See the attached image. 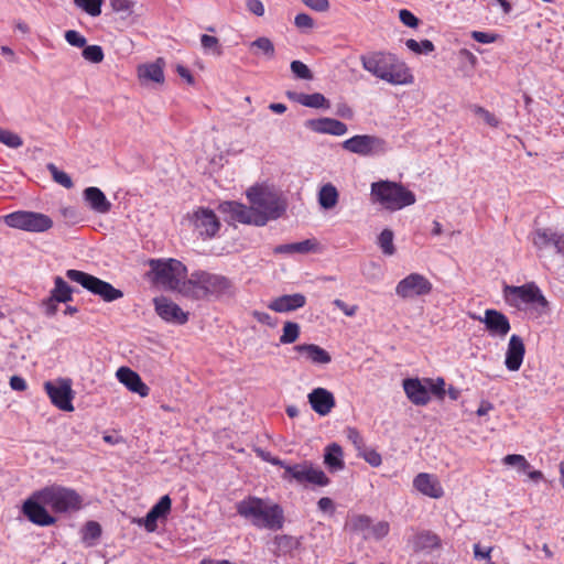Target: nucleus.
Here are the masks:
<instances>
[{
	"mask_svg": "<svg viewBox=\"0 0 564 564\" xmlns=\"http://www.w3.org/2000/svg\"><path fill=\"white\" fill-rule=\"evenodd\" d=\"M249 200L263 209V215H259L253 207H247L237 202H224L219 205L220 212L228 214L235 221L242 224L264 225L268 218L280 217L285 207L278 202H271L268 196L260 192H248Z\"/></svg>",
	"mask_w": 564,
	"mask_h": 564,
	"instance_id": "1",
	"label": "nucleus"
},
{
	"mask_svg": "<svg viewBox=\"0 0 564 564\" xmlns=\"http://www.w3.org/2000/svg\"><path fill=\"white\" fill-rule=\"evenodd\" d=\"M235 293L236 288L230 279L207 271L193 272L183 285V296L193 300L230 297Z\"/></svg>",
	"mask_w": 564,
	"mask_h": 564,
	"instance_id": "2",
	"label": "nucleus"
},
{
	"mask_svg": "<svg viewBox=\"0 0 564 564\" xmlns=\"http://www.w3.org/2000/svg\"><path fill=\"white\" fill-rule=\"evenodd\" d=\"M360 62L365 70L391 85H406L413 80L405 64L391 53L364 54L360 56Z\"/></svg>",
	"mask_w": 564,
	"mask_h": 564,
	"instance_id": "3",
	"label": "nucleus"
},
{
	"mask_svg": "<svg viewBox=\"0 0 564 564\" xmlns=\"http://www.w3.org/2000/svg\"><path fill=\"white\" fill-rule=\"evenodd\" d=\"M237 513L259 529L280 530L284 524V512L280 505H268L263 499L249 496L237 502Z\"/></svg>",
	"mask_w": 564,
	"mask_h": 564,
	"instance_id": "4",
	"label": "nucleus"
},
{
	"mask_svg": "<svg viewBox=\"0 0 564 564\" xmlns=\"http://www.w3.org/2000/svg\"><path fill=\"white\" fill-rule=\"evenodd\" d=\"M371 200L394 212L415 203L413 192L406 189L402 184L391 181H378L371 184Z\"/></svg>",
	"mask_w": 564,
	"mask_h": 564,
	"instance_id": "5",
	"label": "nucleus"
},
{
	"mask_svg": "<svg viewBox=\"0 0 564 564\" xmlns=\"http://www.w3.org/2000/svg\"><path fill=\"white\" fill-rule=\"evenodd\" d=\"M153 274V281L166 290L177 291L183 295V285L186 276V267L176 259H151L149 260Z\"/></svg>",
	"mask_w": 564,
	"mask_h": 564,
	"instance_id": "6",
	"label": "nucleus"
},
{
	"mask_svg": "<svg viewBox=\"0 0 564 564\" xmlns=\"http://www.w3.org/2000/svg\"><path fill=\"white\" fill-rule=\"evenodd\" d=\"M35 497L56 513L76 512L83 507L82 496L76 490L62 486L45 487Z\"/></svg>",
	"mask_w": 564,
	"mask_h": 564,
	"instance_id": "7",
	"label": "nucleus"
},
{
	"mask_svg": "<svg viewBox=\"0 0 564 564\" xmlns=\"http://www.w3.org/2000/svg\"><path fill=\"white\" fill-rule=\"evenodd\" d=\"M66 276L70 281L80 284L90 293L100 296L105 302H113L123 296L122 291L113 288L109 282L84 271L69 269L66 271Z\"/></svg>",
	"mask_w": 564,
	"mask_h": 564,
	"instance_id": "8",
	"label": "nucleus"
},
{
	"mask_svg": "<svg viewBox=\"0 0 564 564\" xmlns=\"http://www.w3.org/2000/svg\"><path fill=\"white\" fill-rule=\"evenodd\" d=\"M3 221L8 227L30 232H44L53 227V220L47 215L28 210L8 214Z\"/></svg>",
	"mask_w": 564,
	"mask_h": 564,
	"instance_id": "9",
	"label": "nucleus"
},
{
	"mask_svg": "<svg viewBox=\"0 0 564 564\" xmlns=\"http://www.w3.org/2000/svg\"><path fill=\"white\" fill-rule=\"evenodd\" d=\"M344 150L361 156L386 153L388 144L384 139L372 134H357L341 143Z\"/></svg>",
	"mask_w": 564,
	"mask_h": 564,
	"instance_id": "10",
	"label": "nucleus"
},
{
	"mask_svg": "<svg viewBox=\"0 0 564 564\" xmlns=\"http://www.w3.org/2000/svg\"><path fill=\"white\" fill-rule=\"evenodd\" d=\"M44 389L51 399V402L62 411L70 412L74 410L72 381L69 379H58L55 382H44Z\"/></svg>",
	"mask_w": 564,
	"mask_h": 564,
	"instance_id": "11",
	"label": "nucleus"
},
{
	"mask_svg": "<svg viewBox=\"0 0 564 564\" xmlns=\"http://www.w3.org/2000/svg\"><path fill=\"white\" fill-rule=\"evenodd\" d=\"M432 283L423 274L411 273L395 286V294L402 299L424 296L431 293Z\"/></svg>",
	"mask_w": 564,
	"mask_h": 564,
	"instance_id": "12",
	"label": "nucleus"
},
{
	"mask_svg": "<svg viewBox=\"0 0 564 564\" xmlns=\"http://www.w3.org/2000/svg\"><path fill=\"white\" fill-rule=\"evenodd\" d=\"M505 295L507 299L520 300L527 304L536 303L543 307L547 306L549 304L540 289L533 282L523 284L521 286L507 285L505 288Z\"/></svg>",
	"mask_w": 564,
	"mask_h": 564,
	"instance_id": "13",
	"label": "nucleus"
},
{
	"mask_svg": "<svg viewBox=\"0 0 564 564\" xmlns=\"http://www.w3.org/2000/svg\"><path fill=\"white\" fill-rule=\"evenodd\" d=\"M470 316L473 319L485 324L486 329L491 336L505 337L510 332L511 326L508 317L497 310H486L482 317L475 314Z\"/></svg>",
	"mask_w": 564,
	"mask_h": 564,
	"instance_id": "14",
	"label": "nucleus"
},
{
	"mask_svg": "<svg viewBox=\"0 0 564 564\" xmlns=\"http://www.w3.org/2000/svg\"><path fill=\"white\" fill-rule=\"evenodd\" d=\"M195 230L203 238H213L220 228V223L212 209L199 208L193 215Z\"/></svg>",
	"mask_w": 564,
	"mask_h": 564,
	"instance_id": "15",
	"label": "nucleus"
},
{
	"mask_svg": "<svg viewBox=\"0 0 564 564\" xmlns=\"http://www.w3.org/2000/svg\"><path fill=\"white\" fill-rule=\"evenodd\" d=\"M156 314L167 323L183 325L188 321V313L184 312L176 303L167 297L154 299Z\"/></svg>",
	"mask_w": 564,
	"mask_h": 564,
	"instance_id": "16",
	"label": "nucleus"
},
{
	"mask_svg": "<svg viewBox=\"0 0 564 564\" xmlns=\"http://www.w3.org/2000/svg\"><path fill=\"white\" fill-rule=\"evenodd\" d=\"M403 389L408 399L415 405H426L430 400V391L424 380L408 378L403 380Z\"/></svg>",
	"mask_w": 564,
	"mask_h": 564,
	"instance_id": "17",
	"label": "nucleus"
},
{
	"mask_svg": "<svg viewBox=\"0 0 564 564\" xmlns=\"http://www.w3.org/2000/svg\"><path fill=\"white\" fill-rule=\"evenodd\" d=\"M40 500L28 499L23 503V513L34 524L47 527L55 523L56 519L51 516Z\"/></svg>",
	"mask_w": 564,
	"mask_h": 564,
	"instance_id": "18",
	"label": "nucleus"
},
{
	"mask_svg": "<svg viewBox=\"0 0 564 564\" xmlns=\"http://www.w3.org/2000/svg\"><path fill=\"white\" fill-rule=\"evenodd\" d=\"M305 127L316 133H325L332 135H343L347 132L346 123L327 117L310 119L305 122Z\"/></svg>",
	"mask_w": 564,
	"mask_h": 564,
	"instance_id": "19",
	"label": "nucleus"
},
{
	"mask_svg": "<svg viewBox=\"0 0 564 564\" xmlns=\"http://www.w3.org/2000/svg\"><path fill=\"white\" fill-rule=\"evenodd\" d=\"M116 377L124 384L131 392L138 393L140 397L144 398L149 395L150 388L142 381L141 377L133 370L128 367H120Z\"/></svg>",
	"mask_w": 564,
	"mask_h": 564,
	"instance_id": "20",
	"label": "nucleus"
},
{
	"mask_svg": "<svg viewBox=\"0 0 564 564\" xmlns=\"http://www.w3.org/2000/svg\"><path fill=\"white\" fill-rule=\"evenodd\" d=\"M525 347L522 338L512 335L509 339L505 365L510 371H518L523 362Z\"/></svg>",
	"mask_w": 564,
	"mask_h": 564,
	"instance_id": "21",
	"label": "nucleus"
},
{
	"mask_svg": "<svg viewBox=\"0 0 564 564\" xmlns=\"http://www.w3.org/2000/svg\"><path fill=\"white\" fill-rule=\"evenodd\" d=\"M306 296L302 293L285 294L272 300L268 307L276 313H289L304 307Z\"/></svg>",
	"mask_w": 564,
	"mask_h": 564,
	"instance_id": "22",
	"label": "nucleus"
},
{
	"mask_svg": "<svg viewBox=\"0 0 564 564\" xmlns=\"http://www.w3.org/2000/svg\"><path fill=\"white\" fill-rule=\"evenodd\" d=\"M312 409L319 415H327L335 406V398L325 388H316L308 394Z\"/></svg>",
	"mask_w": 564,
	"mask_h": 564,
	"instance_id": "23",
	"label": "nucleus"
},
{
	"mask_svg": "<svg viewBox=\"0 0 564 564\" xmlns=\"http://www.w3.org/2000/svg\"><path fill=\"white\" fill-rule=\"evenodd\" d=\"M83 197L85 203L98 214H107L111 210V203L107 199L104 192L95 186H90L84 189Z\"/></svg>",
	"mask_w": 564,
	"mask_h": 564,
	"instance_id": "24",
	"label": "nucleus"
},
{
	"mask_svg": "<svg viewBox=\"0 0 564 564\" xmlns=\"http://www.w3.org/2000/svg\"><path fill=\"white\" fill-rule=\"evenodd\" d=\"M413 486L416 490L431 498H441L444 494L440 482L430 474H419L413 480Z\"/></svg>",
	"mask_w": 564,
	"mask_h": 564,
	"instance_id": "25",
	"label": "nucleus"
},
{
	"mask_svg": "<svg viewBox=\"0 0 564 564\" xmlns=\"http://www.w3.org/2000/svg\"><path fill=\"white\" fill-rule=\"evenodd\" d=\"M532 241L533 245L540 250L549 247H553L557 253H562L564 250L563 238L547 229H538L534 232Z\"/></svg>",
	"mask_w": 564,
	"mask_h": 564,
	"instance_id": "26",
	"label": "nucleus"
},
{
	"mask_svg": "<svg viewBox=\"0 0 564 564\" xmlns=\"http://www.w3.org/2000/svg\"><path fill=\"white\" fill-rule=\"evenodd\" d=\"M293 349L315 365H326L332 361L329 352L315 344H301L294 346Z\"/></svg>",
	"mask_w": 564,
	"mask_h": 564,
	"instance_id": "27",
	"label": "nucleus"
},
{
	"mask_svg": "<svg viewBox=\"0 0 564 564\" xmlns=\"http://www.w3.org/2000/svg\"><path fill=\"white\" fill-rule=\"evenodd\" d=\"M414 552L432 551L441 546V539L431 531H421L410 540Z\"/></svg>",
	"mask_w": 564,
	"mask_h": 564,
	"instance_id": "28",
	"label": "nucleus"
},
{
	"mask_svg": "<svg viewBox=\"0 0 564 564\" xmlns=\"http://www.w3.org/2000/svg\"><path fill=\"white\" fill-rule=\"evenodd\" d=\"M163 65L164 61L160 57L154 63L139 66V78L162 84L164 82Z\"/></svg>",
	"mask_w": 564,
	"mask_h": 564,
	"instance_id": "29",
	"label": "nucleus"
},
{
	"mask_svg": "<svg viewBox=\"0 0 564 564\" xmlns=\"http://www.w3.org/2000/svg\"><path fill=\"white\" fill-rule=\"evenodd\" d=\"M315 239H306L300 242L279 245L273 249L274 253H308L317 248Z\"/></svg>",
	"mask_w": 564,
	"mask_h": 564,
	"instance_id": "30",
	"label": "nucleus"
},
{
	"mask_svg": "<svg viewBox=\"0 0 564 564\" xmlns=\"http://www.w3.org/2000/svg\"><path fill=\"white\" fill-rule=\"evenodd\" d=\"M324 464L332 471H337L344 468L343 449L338 444L333 443L326 447Z\"/></svg>",
	"mask_w": 564,
	"mask_h": 564,
	"instance_id": "31",
	"label": "nucleus"
},
{
	"mask_svg": "<svg viewBox=\"0 0 564 564\" xmlns=\"http://www.w3.org/2000/svg\"><path fill=\"white\" fill-rule=\"evenodd\" d=\"M338 197L337 188L332 183H327L318 192V204L324 209H332L337 205Z\"/></svg>",
	"mask_w": 564,
	"mask_h": 564,
	"instance_id": "32",
	"label": "nucleus"
},
{
	"mask_svg": "<svg viewBox=\"0 0 564 564\" xmlns=\"http://www.w3.org/2000/svg\"><path fill=\"white\" fill-rule=\"evenodd\" d=\"M53 301L66 303L73 300V289L64 281L63 278L54 279V289L51 291Z\"/></svg>",
	"mask_w": 564,
	"mask_h": 564,
	"instance_id": "33",
	"label": "nucleus"
},
{
	"mask_svg": "<svg viewBox=\"0 0 564 564\" xmlns=\"http://www.w3.org/2000/svg\"><path fill=\"white\" fill-rule=\"evenodd\" d=\"M273 543L275 545V555L291 553L301 545V541L297 538L288 534L276 535Z\"/></svg>",
	"mask_w": 564,
	"mask_h": 564,
	"instance_id": "34",
	"label": "nucleus"
},
{
	"mask_svg": "<svg viewBox=\"0 0 564 564\" xmlns=\"http://www.w3.org/2000/svg\"><path fill=\"white\" fill-rule=\"evenodd\" d=\"M308 463L304 462L302 464H295V465H284V474L282 478L284 480H292L294 479L299 484H304L306 480V471H307Z\"/></svg>",
	"mask_w": 564,
	"mask_h": 564,
	"instance_id": "35",
	"label": "nucleus"
},
{
	"mask_svg": "<svg viewBox=\"0 0 564 564\" xmlns=\"http://www.w3.org/2000/svg\"><path fill=\"white\" fill-rule=\"evenodd\" d=\"M371 523H372V520L369 516L354 514L346 522L345 529L349 530L350 532H354V533H360V532H366V531L369 532Z\"/></svg>",
	"mask_w": 564,
	"mask_h": 564,
	"instance_id": "36",
	"label": "nucleus"
},
{
	"mask_svg": "<svg viewBox=\"0 0 564 564\" xmlns=\"http://www.w3.org/2000/svg\"><path fill=\"white\" fill-rule=\"evenodd\" d=\"M300 325L295 322H285L283 325V334L280 337V343L283 345L293 344L300 336Z\"/></svg>",
	"mask_w": 564,
	"mask_h": 564,
	"instance_id": "37",
	"label": "nucleus"
},
{
	"mask_svg": "<svg viewBox=\"0 0 564 564\" xmlns=\"http://www.w3.org/2000/svg\"><path fill=\"white\" fill-rule=\"evenodd\" d=\"M302 106L308 107V108H328L329 101L325 98V96L321 93H314V94H303L302 96Z\"/></svg>",
	"mask_w": 564,
	"mask_h": 564,
	"instance_id": "38",
	"label": "nucleus"
},
{
	"mask_svg": "<svg viewBox=\"0 0 564 564\" xmlns=\"http://www.w3.org/2000/svg\"><path fill=\"white\" fill-rule=\"evenodd\" d=\"M251 50H258L268 58H273L275 55V48L273 42L265 36L258 37L253 42L250 43Z\"/></svg>",
	"mask_w": 564,
	"mask_h": 564,
	"instance_id": "39",
	"label": "nucleus"
},
{
	"mask_svg": "<svg viewBox=\"0 0 564 564\" xmlns=\"http://www.w3.org/2000/svg\"><path fill=\"white\" fill-rule=\"evenodd\" d=\"M46 169L51 173L53 181L57 184L64 186L67 189L74 186L70 176L67 173L58 170L54 163H47Z\"/></svg>",
	"mask_w": 564,
	"mask_h": 564,
	"instance_id": "40",
	"label": "nucleus"
},
{
	"mask_svg": "<svg viewBox=\"0 0 564 564\" xmlns=\"http://www.w3.org/2000/svg\"><path fill=\"white\" fill-rule=\"evenodd\" d=\"M393 237V231L388 228L383 229L378 237V245L381 248L382 252L387 256H392L395 252Z\"/></svg>",
	"mask_w": 564,
	"mask_h": 564,
	"instance_id": "41",
	"label": "nucleus"
},
{
	"mask_svg": "<svg viewBox=\"0 0 564 564\" xmlns=\"http://www.w3.org/2000/svg\"><path fill=\"white\" fill-rule=\"evenodd\" d=\"M305 482L314 484L317 486H327L329 484V478L322 469L314 468L312 464L308 463Z\"/></svg>",
	"mask_w": 564,
	"mask_h": 564,
	"instance_id": "42",
	"label": "nucleus"
},
{
	"mask_svg": "<svg viewBox=\"0 0 564 564\" xmlns=\"http://www.w3.org/2000/svg\"><path fill=\"white\" fill-rule=\"evenodd\" d=\"M457 56L462 62L464 74L469 76L477 64V57L467 48L459 50Z\"/></svg>",
	"mask_w": 564,
	"mask_h": 564,
	"instance_id": "43",
	"label": "nucleus"
},
{
	"mask_svg": "<svg viewBox=\"0 0 564 564\" xmlns=\"http://www.w3.org/2000/svg\"><path fill=\"white\" fill-rule=\"evenodd\" d=\"M405 45L409 50L416 54H430L434 51V44L430 40H422L421 42H417L414 39H409L405 42Z\"/></svg>",
	"mask_w": 564,
	"mask_h": 564,
	"instance_id": "44",
	"label": "nucleus"
},
{
	"mask_svg": "<svg viewBox=\"0 0 564 564\" xmlns=\"http://www.w3.org/2000/svg\"><path fill=\"white\" fill-rule=\"evenodd\" d=\"M83 52H82V55L83 57L90 62V63H95V64H98V63H101L104 61V51L101 48V46L99 45H88V46H84L83 47Z\"/></svg>",
	"mask_w": 564,
	"mask_h": 564,
	"instance_id": "45",
	"label": "nucleus"
},
{
	"mask_svg": "<svg viewBox=\"0 0 564 564\" xmlns=\"http://www.w3.org/2000/svg\"><path fill=\"white\" fill-rule=\"evenodd\" d=\"M0 142L11 149H18L23 144V140L19 134L2 128H0Z\"/></svg>",
	"mask_w": 564,
	"mask_h": 564,
	"instance_id": "46",
	"label": "nucleus"
},
{
	"mask_svg": "<svg viewBox=\"0 0 564 564\" xmlns=\"http://www.w3.org/2000/svg\"><path fill=\"white\" fill-rule=\"evenodd\" d=\"M390 531V524L387 521H379L376 524H370V529L368 534L364 535V539L373 538L376 540H381L388 535Z\"/></svg>",
	"mask_w": 564,
	"mask_h": 564,
	"instance_id": "47",
	"label": "nucleus"
},
{
	"mask_svg": "<svg viewBox=\"0 0 564 564\" xmlns=\"http://www.w3.org/2000/svg\"><path fill=\"white\" fill-rule=\"evenodd\" d=\"M503 463L509 466L517 467L520 471L527 473L530 469V464L524 456L519 454H509L503 457Z\"/></svg>",
	"mask_w": 564,
	"mask_h": 564,
	"instance_id": "48",
	"label": "nucleus"
},
{
	"mask_svg": "<svg viewBox=\"0 0 564 564\" xmlns=\"http://www.w3.org/2000/svg\"><path fill=\"white\" fill-rule=\"evenodd\" d=\"M291 70L294 74V76L299 79H305V80H312L313 79V73L312 70L301 61H293L291 62Z\"/></svg>",
	"mask_w": 564,
	"mask_h": 564,
	"instance_id": "49",
	"label": "nucleus"
},
{
	"mask_svg": "<svg viewBox=\"0 0 564 564\" xmlns=\"http://www.w3.org/2000/svg\"><path fill=\"white\" fill-rule=\"evenodd\" d=\"M200 44L205 51H213L217 56L223 54L221 45L216 36L203 34L200 36Z\"/></svg>",
	"mask_w": 564,
	"mask_h": 564,
	"instance_id": "50",
	"label": "nucleus"
},
{
	"mask_svg": "<svg viewBox=\"0 0 564 564\" xmlns=\"http://www.w3.org/2000/svg\"><path fill=\"white\" fill-rule=\"evenodd\" d=\"M172 500L169 495L161 497V499L150 509L159 518H166L171 511Z\"/></svg>",
	"mask_w": 564,
	"mask_h": 564,
	"instance_id": "51",
	"label": "nucleus"
},
{
	"mask_svg": "<svg viewBox=\"0 0 564 564\" xmlns=\"http://www.w3.org/2000/svg\"><path fill=\"white\" fill-rule=\"evenodd\" d=\"M101 535V527L96 521H88L83 529V540L85 542L89 540H97Z\"/></svg>",
	"mask_w": 564,
	"mask_h": 564,
	"instance_id": "52",
	"label": "nucleus"
},
{
	"mask_svg": "<svg viewBox=\"0 0 564 564\" xmlns=\"http://www.w3.org/2000/svg\"><path fill=\"white\" fill-rule=\"evenodd\" d=\"M424 382L427 384L429 391L435 394L438 399H443L445 395V381L443 378L433 379L426 378Z\"/></svg>",
	"mask_w": 564,
	"mask_h": 564,
	"instance_id": "53",
	"label": "nucleus"
},
{
	"mask_svg": "<svg viewBox=\"0 0 564 564\" xmlns=\"http://www.w3.org/2000/svg\"><path fill=\"white\" fill-rule=\"evenodd\" d=\"M104 0H83L78 7L91 17H98L101 13Z\"/></svg>",
	"mask_w": 564,
	"mask_h": 564,
	"instance_id": "54",
	"label": "nucleus"
},
{
	"mask_svg": "<svg viewBox=\"0 0 564 564\" xmlns=\"http://www.w3.org/2000/svg\"><path fill=\"white\" fill-rule=\"evenodd\" d=\"M65 40L67 43L75 47H84L87 43L86 39L75 30H68L65 32Z\"/></svg>",
	"mask_w": 564,
	"mask_h": 564,
	"instance_id": "55",
	"label": "nucleus"
},
{
	"mask_svg": "<svg viewBox=\"0 0 564 564\" xmlns=\"http://www.w3.org/2000/svg\"><path fill=\"white\" fill-rule=\"evenodd\" d=\"M474 112L481 117L484 119V121L489 124L490 127H498L499 124V120L496 118V116L491 112H489L488 110H486L485 108L480 107V106H475L474 107Z\"/></svg>",
	"mask_w": 564,
	"mask_h": 564,
	"instance_id": "56",
	"label": "nucleus"
},
{
	"mask_svg": "<svg viewBox=\"0 0 564 564\" xmlns=\"http://www.w3.org/2000/svg\"><path fill=\"white\" fill-rule=\"evenodd\" d=\"M159 519L160 518L150 510L143 519L138 520V523L144 525L148 532H154L158 528Z\"/></svg>",
	"mask_w": 564,
	"mask_h": 564,
	"instance_id": "57",
	"label": "nucleus"
},
{
	"mask_svg": "<svg viewBox=\"0 0 564 564\" xmlns=\"http://www.w3.org/2000/svg\"><path fill=\"white\" fill-rule=\"evenodd\" d=\"M254 452H256L258 457H260L262 460H264L267 463H270V464L275 465V466H280L282 468L285 465V462H283L282 459H280L278 457L272 456L271 453L268 452V451H264V449H262L260 447H256Z\"/></svg>",
	"mask_w": 564,
	"mask_h": 564,
	"instance_id": "58",
	"label": "nucleus"
},
{
	"mask_svg": "<svg viewBox=\"0 0 564 564\" xmlns=\"http://www.w3.org/2000/svg\"><path fill=\"white\" fill-rule=\"evenodd\" d=\"M399 19L404 25L413 29L416 28L420 23V20L406 9L399 11Z\"/></svg>",
	"mask_w": 564,
	"mask_h": 564,
	"instance_id": "59",
	"label": "nucleus"
},
{
	"mask_svg": "<svg viewBox=\"0 0 564 564\" xmlns=\"http://www.w3.org/2000/svg\"><path fill=\"white\" fill-rule=\"evenodd\" d=\"M347 438L354 444L357 451L364 449L365 442L360 433L355 427H348L346 431Z\"/></svg>",
	"mask_w": 564,
	"mask_h": 564,
	"instance_id": "60",
	"label": "nucleus"
},
{
	"mask_svg": "<svg viewBox=\"0 0 564 564\" xmlns=\"http://www.w3.org/2000/svg\"><path fill=\"white\" fill-rule=\"evenodd\" d=\"M360 455L372 467H378L382 463L381 455L375 449H364Z\"/></svg>",
	"mask_w": 564,
	"mask_h": 564,
	"instance_id": "61",
	"label": "nucleus"
},
{
	"mask_svg": "<svg viewBox=\"0 0 564 564\" xmlns=\"http://www.w3.org/2000/svg\"><path fill=\"white\" fill-rule=\"evenodd\" d=\"M294 24L299 29H312L314 26V20L306 13H299L295 15Z\"/></svg>",
	"mask_w": 564,
	"mask_h": 564,
	"instance_id": "62",
	"label": "nucleus"
},
{
	"mask_svg": "<svg viewBox=\"0 0 564 564\" xmlns=\"http://www.w3.org/2000/svg\"><path fill=\"white\" fill-rule=\"evenodd\" d=\"M110 6L116 12L131 13L132 2L130 0H109Z\"/></svg>",
	"mask_w": 564,
	"mask_h": 564,
	"instance_id": "63",
	"label": "nucleus"
},
{
	"mask_svg": "<svg viewBox=\"0 0 564 564\" xmlns=\"http://www.w3.org/2000/svg\"><path fill=\"white\" fill-rule=\"evenodd\" d=\"M302 2L317 12H326L329 9L328 0H302Z\"/></svg>",
	"mask_w": 564,
	"mask_h": 564,
	"instance_id": "64",
	"label": "nucleus"
}]
</instances>
